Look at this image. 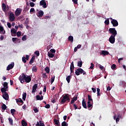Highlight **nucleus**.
<instances>
[{
  "label": "nucleus",
  "instance_id": "55",
  "mask_svg": "<svg viewBox=\"0 0 126 126\" xmlns=\"http://www.w3.org/2000/svg\"><path fill=\"white\" fill-rule=\"evenodd\" d=\"M16 40H17V38H16V37L12 38V41L14 43H16Z\"/></svg>",
  "mask_w": 126,
  "mask_h": 126
},
{
  "label": "nucleus",
  "instance_id": "54",
  "mask_svg": "<svg viewBox=\"0 0 126 126\" xmlns=\"http://www.w3.org/2000/svg\"><path fill=\"white\" fill-rule=\"evenodd\" d=\"M7 27H8V28H11V24H10V23L8 22L7 23Z\"/></svg>",
  "mask_w": 126,
  "mask_h": 126
},
{
  "label": "nucleus",
  "instance_id": "3",
  "mask_svg": "<svg viewBox=\"0 0 126 126\" xmlns=\"http://www.w3.org/2000/svg\"><path fill=\"white\" fill-rule=\"evenodd\" d=\"M83 74V75H86V72L82 69V68H79L75 71L76 75H80V74Z\"/></svg>",
  "mask_w": 126,
  "mask_h": 126
},
{
  "label": "nucleus",
  "instance_id": "22",
  "mask_svg": "<svg viewBox=\"0 0 126 126\" xmlns=\"http://www.w3.org/2000/svg\"><path fill=\"white\" fill-rule=\"evenodd\" d=\"M2 9L3 11H5L6 10V5H5V4L4 3H3L2 4Z\"/></svg>",
  "mask_w": 126,
  "mask_h": 126
},
{
  "label": "nucleus",
  "instance_id": "37",
  "mask_svg": "<svg viewBox=\"0 0 126 126\" xmlns=\"http://www.w3.org/2000/svg\"><path fill=\"white\" fill-rule=\"evenodd\" d=\"M78 66L81 67L82 66V61H79L78 62Z\"/></svg>",
  "mask_w": 126,
  "mask_h": 126
},
{
  "label": "nucleus",
  "instance_id": "23",
  "mask_svg": "<svg viewBox=\"0 0 126 126\" xmlns=\"http://www.w3.org/2000/svg\"><path fill=\"white\" fill-rule=\"evenodd\" d=\"M44 70L45 71H46V73H50V67H49L48 66H46L45 68H44Z\"/></svg>",
  "mask_w": 126,
  "mask_h": 126
},
{
  "label": "nucleus",
  "instance_id": "2",
  "mask_svg": "<svg viewBox=\"0 0 126 126\" xmlns=\"http://www.w3.org/2000/svg\"><path fill=\"white\" fill-rule=\"evenodd\" d=\"M69 100H70V98H69V95L68 94H65V95H62L61 103V104H64L65 102H67V101H69Z\"/></svg>",
  "mask_w": 126,
  "mask_h": 126
},
{
  "label": "nucleus",
  "instance_id": "5",
  "mask_svg": "<svg viewBox=\"0 0 126 126\" xmlns=\"http://www.w3.org/2000/svg\"><path fill=\"white\" fill-rule=\"evenodd\" d=\"M39 5L42 6L43 8H47L48 7V4L46 2V0H42L39 2Z\"/></svg>",
  "mask_w": 126,
  "mask_h": 126
},
{
  "label": "nucleus",
  "instance_id": "20",
  "mask_svg": "<svg viewBox=\"0 0 126 126\" xmlns=\"http://www.w3.org/2000/svg\"><path fill=\"white\" fill-rule=\"evenodd\" d=\"M17 32V30H15L14 28H12L11 29V34H16Z\"/></svg>",
  "mask_w": 126,
  "mask_h": 126
},
{
  "label": "nucleus",
  "instance_id": "46",
  "mask_svg": "<svg viewBox=\"0 0 126 126\" xmlns=\"http://www.w3.org/2000/svg\"><path fill=\"white\" fill-rule=\"evenodd\" d=\"M88 102H90V101H93L92 98H91V96L90 95H88Z\"/></svg>",
  "mask_w": 126,
  "mask_h": 126
},
{
  "label": "nucleus",
  "instance_id": "11",
  "mask_svg": "<svg viewBox=\"0 0 126 126\" xmlns=\"http://www.w3.org/2000/svg\"><path fill=\"white\" fill-rule=\"evenodd\" d=\"M13 67H14V63H11L7 66L6 70H10V69H12Z\"/></svg>",
  "mask_w": 126,
  "mask_h": 126
},
{
  "label": "nucleus",
  "instance_id": "47",
  "mask_svg": "<svg viewBox=\"0 0 126 126\" xmlns=\"http://www.w3.org/2000/svg\"><path fill=\"white\" fill-rule=\"evenodd\" d=\"M17 37H20L21 36V32L19 31L17 32Z\"/></svg>",
  "mask_w": 126,
  "mask_h": 126
},
{
  "label": "nucleus",
  "instance_id": "33",
  "mask_svg": "<svg viewBox=\"0 0 126 126\" xmlns=\"http://www.w3.org/2000/svg\"><path fill=\"white\" fill-rule=\"evenodd\" d=\"M7 85H8L7 83V82H4L3 83V88H6V89H7V88H8Z\"/></svg>",
  "mask_w": 126,
  "mask_h": 126
},
{
  "label": "nucleus",
  "instance_id": "27",
  "mask_svg": "<svg viewBox=\"0 0 126 126\" xmlns=\"http://www.w3.org/2000/svg\"><path fill=\"white\" fill-rule=\"evenodd\" d=\"M37 68L36 66H33L32 68V71L34 72H37Z\"/></svg>",
  "mask_w": 126,
  "mask_h": 126
},
{
  "label": "nucleus",
  "instance_id": "58",
  "mask_svg": "<svg viewBox=\"0 0 126 126\" xmlns=\"http://www.w3.org/2000/svg\"><path fill=\"white\" fill-rule=\"evenodd\" d=\"M40 126H45V124L41 121H39Z\"/></svg>",
  "mask_w": 126,
  "mask_h": 126
},
{
  "label": "nucleus",
  "instance_id": "34",
  "mask_svg": "<svg viewBox=\"0 0 126 126\" xmlns=\"http://www.w3.org/2000/svg\"><path fill=\"white\" fill-rule=\"evenodd\" d=\"M34 57H32L29 62V63L30 64H32V63H34Z\"/></svg>",
  "mask_w": 126,
  "mask_h": 126
},
{
  "label": "nucleus",
  "instance_id": "56",
  "mask_svg": "<svg viewBox=\"0 0 126 126\" xmlns=\"http://www.w3.org/2000/svg\"><path fill=\"white\" fill-rule=\"evenodd\" d=\"M90 68H91V69H93V68H94V64H93V63H91V66Z\"/></svg>",
  "mask_w": 126,
  "mask_h": 126
},
{
  "label": "nucleus",
  "instance_id": "41",
  "mask_svg": "<svg viewBox=\"0 0 126 126\" xmlns=\"http://www.w3.org/2000/svg\"><path fill=\"white\" fill-rule=\"evenodd\" d=\"M30 5L31 6V7H34V6H35V3H34L33 2H30Z\"/></svg>",
  "mask_w": 126,
  "mask_h": 126
},
{
  "label": "nucleus",
  "instance_id": "8",
  "mask_svg": "<svg viewBox=\"0 0 126 126\" xmlns=\"http://www.w3.org/2000/svg\"><path fill=\"white\" fill-rule=\"evenodd\" d=\"M21 12H22V9H21L20 8H18L16 9L15 12V14L16 16H18L20 14H21Z\"/></svg>",
  "mask_w": 126,
  "mask_h": 126
},
{
  "label": "nucleus",
  "instance_id": "61",
  "mask_svg": "<svg viewBox=\"0 0 126 126\" xmlns=\"http://www.w3.org/2000/svg\"><path fill=\"white\" fill-rule=\"evenodd\" d=\"M92 90L93 92H94V93H96V89H95L94 88H92Z\"/></svg>",
  "mask_w": 126,
  "mask_h": 126
},
{
  "label": "nucleus",
  "instance_id": "26",
  "mask_svg": "<svg viewBox=\"0 0 126 126\" xmlns=\"http://www.w3.org/2000/svg\"><path fill=\"white\" fill-rule=\"evenodd\" d=\"M68 41H70L71 43L73 42V36H69L68 37Z\"/></svg>",
  "mask_w": 126,
  "mask_h": 126
},
{
  "label": "nucleus",
  "instance_id": "35",
  "mask_svg": "<svg viewBox=\"0 0 126 126\" xmlns=\"http://www.w3.org/2000/svg\"><path fill=\"white\" fill-rule=\"evenodd\" d=\"M9 120V123L10 125H11V126H12V125H13V120H12V119L11 118H9L8 119Z\"/></svg>",
  "mask_w": 126,
  "mask_h": 126
},
{
  "label": "nucleus",
  "instance_id": "36",
  "mask_svg": "<svg viewBox=\"0 0 126 126\" xmlns=\"http://www.w3.org/2000/svg\"><path fill=\"white\" fill-rule=\"evenodd\" d=\"M22 125L23 126H27V123H26V122H25V121L23 120L22 121Z\"/></svg>",
  "mask_w": 126,
  "mask_h": 126
},
{
  "label": "nucleus",
  "instance_id": "51",
  "mask_svg": "<svg viewBox=\"0 0 126 126\" xmlns=\"http://www.w3.org/2000/svg\"><path fill=\"white\" fill-rule=\"evenodd\" d=\"M33 111H34V113H38V112H39V110L38 109V108H37L36 107L33 108Z\"/></svg>",
  "mask_w": 126,
  "mask_h": 126
},
{
  "label": "nucleus",
  "instance_id": "1",
  "mask_svg": "<svg viewBox=\"0 0 126 126\" xmlns=\"http://www.w3.org/2000/svg\"><path fill=\"white\" fill-rule=\"evenodd\" d=\"M19 79L21 83H24V80L27 83H29L31 81V77L27 75H25L24 73H22L19 77Z\"/></svg>",
  "mask_w": 126,
  "mask_h": 126
},
{
  "label": "nucleus",
  "instance_id": "15",
  "mask_svg": "<svg viewBox=\"0 0 126 126\" xmlns=\"http://www.w3.org/2000/svg\"><path fill=\"white\" fill-rule=\"evenodd\" d=\"M37 15L38 17H42V16L44 15V12L42 10H40L38 12Z\"/></svg>",
  "mask_w": 126,
  "mask_h": 126
},
{
  "label": "nucleus",
  "instance_id": "62",
  "mask_svg": "<svg viewBox=\"0 0 126 126\" xmlns=\"http://www.w3.org/2000/svg\"><path fill=\"white\" fill-rule=\"evenodd\" d=\"M111 89H112V88H111V87L108 86V87H107V91H110V90H111Z\"/></svg>",
  "mask_w": 126,
  "mask_h": 126
},
{
  "label": "nucleus",
  "instance_id": "24",
  "mask_svg": "<svg viewBox=\"0 0 126 126\" xmlns=\"http://www.w3.org/2000/svg\"><path fill=\"white\" fill-rule=\"evenodd\" d=\"M36 98L37 100H43V95H41V96H40V95H36Z\"/></svg>",
  "mask_w": 126,
  "mask_h": 126
},
{
  "label": "nucleus",
  "instance_id": "64",
  "mask_svg": "<svg viewBox=\"0 0 126 126\" xmlns=\"http://www.w3.org/2000/svg\"><path fill=\"white\" fill-rule=\"evenodd\" d=\"M72 100H73V101H74L75 102V101H76V100H77V97H74L72 99Z\"/></svg>",
  "mask_w": 126,
  "mask_h": 126
},
{
  "label": "nucleus",
  "instance_id": "42",
  "mask_svg": "<svg viewBox=\"0 0 126 126\" xmlns=\"http://www.w3.org/2000/svg\"><path fill=\"white\" fill-rule=\"evenodd\" d=\"M92 107V104H91V102L88 101V107L91 108Z\"/></svg>",
  "mask_w": 126,
  "mask_h": 126
},
{
  "label": "nucleus",
  "instance_id": "30",
  "mask_svg": "<svg viewBox=\"0 0 126 126\" xmlns=\"http://www.w3.org/2000/svg\"><path fill=\"white\" fill-rule=\"evenodd\" d=\"M22 99L23 100H24V101H25V100H26V93H23Z\"/></svg>",
  "mask_w": 126,
  "mask_h": 126
},
{
  "label": "nucleus",
  "instance_id": "10",
  "mask_svg": "<svg viewBox=\"0 0 126 126\" xmlns=\"http://www.w3.org/2000/svg\"><path fill=\"white\" fill-rule=\"evenodd\" d=\"M16 103L19 105V106H21L23 104V101L20 98L16 99Z\"/></svg>",
  "mask_w": 126,
  "mask_h": 126
},
{
  "label": "nucleus",
  "instance_id": "13",
  "mask_svg": "<svg viewBox=\"0 0 126 126\" xmlns=\"http://www.w3.org/2000/svg\"><path fill=\"white\" fill-rule=\"evenodd\" d=\"M120 118H121V115H120V114L118 115L117 118V115H116L113 117V119L114 120H116V122L117 124H118V122L120 121Z\"/></svg>",
  "mask_w": 126,
  "mask_h": 126
},
{
  "label": "nucleus",
  "instance_id": "18",
  "mask_svg": "<svg viewBox=\"0 0 126 126\" xmlns=\"http://www.w3.org/2000/svg\"><path fill=\"white\" fill-rule=\"evenodd\" d=\"M74 68V65L73 64V62H72L71 63L70 67V70L71 72H72V69H73Z\"/></svg>",
  "mask_w": 126,
  "mask_h": 126
},
{
  "label": "nucleus",
  "instance_id": "31",
  "mask_svg": "<svg viewBox=\"0 0 126 126\" xmlns=\"http://www.w3.org/2000/svg\"><path fill=\"white\" fill-rule=\"evenodd\" d=\"M1 92L2 93H6V89L5 88H2L1 89Z\"/></svg>",
  "mask_w": 126,
  "mask_h": 126
},
{
  "label": "nucleus",
  "instance_id": "43",
  "mask_svg": "<svg viewBox=\"0 0 126 126\" xmlns=\"http://www.w3.org/2000/svg\"><path fill=\"white\" fill-rule=\"evenodd\" d=\"M34 54L37 56V57H39V56H40V52H39V51H35Z\"/></svg>",
  "mask_w": 126,
  "mask_h": 126
},
{
  "label": "nucleus",
  "instance_id": "17",
  "mask_svg": "<svg viewBox=\"0 0 126 126\" xmlns=\"http://www.w3.org/2000/svg\"><path fill=\"white\" fill-rule=\"evenodd\" d=\"M100 55H102L103 56H107V55H109V52L103 50L100 53Z\"/></svg>",
  "mask_w": 126,
  "mask_h": 126
},
{
  "label": "nucleus",
  "instance_id": "4",
  "mask_svg": "<svg viewBox=\"0 0 126 126\" xmlns=\"http://www.w3.org/2000/svg\"><path fill=\"white\" fill-rule=\"evenodd\" d=\"M109 33L111 34V36H116L117 35V31L115 28H110L108 30Z\"/></svg>",
  "mask_w": 126,
  "mask_h": 126
},
{
  "label": "nucleus",
  "instance_id": "7",
  "mask_svg": "<svg viewBox=\"0 0 126 126\" xmlns=\"http://www.w3.org/2000/svg\"><path fill=\"white\" fill-rule=\"evenodd\" d=\"M9 19L10 21H11L12 22L14 21V20H15V16H14V14H13V13L12 12L10 13Z\"/></svg>",
  "mask_w": 126,
  "mask_h": 126
},
{
  "label": "nucleus",
  "instance_id": "14",
  "mask_svg": "<svg viewBox=\"0 0 126 126\" xmlns=\"http://www.w3.org/2000/svg\"><path fill=\"white\" fill-rule=\"evenodd\" d=\"M38 88V86H37V84H34L32 87V93H36V90H37V89Z\"/></svg>",
  "mask_w": 126,
  "mask_h": 126
},
{
  "label": "nucleus",
  "instance_id": "45",
  "mask_svg": "<svg viewBox=\"0 0 126 126\" xmlns=\"http://www.w3.org/2000/svg\"><path fill=\"white\" fill-rule=\"evenodd\" d=\"M74 4H78V0H72Z\"/></svg>",
  "mask_w": 126,
  "mask_h": 126
},
{
  "label": "nucleus",
  "instance_id": "59",
  "mask_svg": "<svg viewBox=\"0 0 126 126\" xmlns=\"http://www.w3.org/2000/svg\"><path fill=\"white\" fill-rule=\"evenodd\" d=\"M45 108L46 109H50V104H48L45 106Z\"/></svg>",
  "mask_w": 126,
  "mask_h": 126
},
{
  "label": "nucleus",
  "instance_id": "32",
  "mask_svg": "<svg viewBox=\"0 0 126 126\" xmlns=\"http://www.w3.org/2000/svg\"><path fill=\"white\" fill-rule=\"evenodd\" d=\"M55 75L51 77V84H53V83L54 82V81H55Z\"/></svg>",
  "mask_w": 126,
  "mask_h": 126
},
{
  "label": "nucleus",
  "instance_id": "29",
  "mask_svg": "<svg viewBox=\"0 0 126 126\" xmlns=\"http://www.w3.org/2000/svg\"><path fill=\"white\" fill-rule=\"evenodd\" d=\"M10 112H11V115L12 116H14V114H15V112H16V110H15V109H11Z\"/></svg>",
  "mask_w": 126,
  "mask_h": 126
},
{
  "label": "nucleus",
  "instance_id": "44",
  "mask_svg": "<svg viewBox=\"0 0 126 126\" xmlns=\"http://www.w3.org/2000/svg\"><path fill=\"white\" fill-rule=\"evenodd\" d=\"M42 77L43 78H45L46 79L48 78V76H47L46 73H43L42 74Z\"/></svg>",
  "mask_w": 126,
  "mask_h": 126
},
{
  "label": "nucleus",
  "instance_id": "49",
  "mask_svg": "<svg viewBox=\"0 0 126 126\" xmlns=\"http://www.w3.org/2000/svg\"><path fill=\"white\" fill-rule=\"evenodd\" d=\"M97 96H100V89L97 88Z\"/></svg>",
  "mask_w": 126,
  "mask_h": 126
},
{
  "label": "nucleus",
  "instance_id": "21",
  "mask_svg": "<svg viewBox=\"0 0 126 126\" xmlns=\"http://www.w3.org/2000/svg\"><path fill=\"white\" fill-rule=\"evenodd\" d=\"M54 123L57 126H61V125H60V121L59 120L55 119Z\"/></svg>",
  "mask_w": 126,
  "mask_h": 126
},
{
  "label": "nucleus",
  "instance_id": "60",
  "mask_svg": "<svg viewBox=\"0 0 126 126\" xmlns=\"http://www.w3.org/2000/svg\"><path fill=\"white\" fill-rule=\"evenodd\" d=\"M99 68H100L101 70H104V66H103L101 65H99Z\"/></svg>",
  "mask_w": 126,
  "mask_h": 126
},
{
  "label": "nucleus",
  "instance_id": "50",
  "mask_svg": "<svg viewBox=\"0 0 126 126\" xmlns=\"http://www.w3.org/2000/svg\"><path fill=\"white\" fill-rule=\"evenodd\" d=\"M116 64H113L111 65V67L112 69H116Z\"/></svg>",
  "mask_w": 126,
  "mask_h": 126
},
{
  "label": "nucleus",
  "instance_id": "16",
  "mask_svg": "<svg viewBox=\"0 0 126 126\" xmlns=\"http://www.w3.org/2000/svg\"><path fill=\"white\" fill-rule=\"evenodd\" d=\"M120 86H121V87L125 88L126 86V83H125V81H120Z\"/></svg>",
  "mask_w": 126,
  "mask_h": 126
},
{
  "label": "nucleus",
  "instance_id": "25",
  "mask_svg": "<svg viewBox=\"0 0 126 126\" xmlns=\"http://www.w3.org/2000/svg\"><path fill=\"white\" fill-rule=\"evenodd\" d=\"M48 56L49 58H53L54 57H55V54L51 53H48Z\"/></svg>",
  "mask_w": 126,
  "mask_h": 126
},
{
  "label": "nucleus",
  "instance_id": "9",
  "mask_svg": "<svg viewBox=\"0 0 126 126\" xmlns=\"http://www.w3.org/2000/svg\"><path fill=\"white\" fill-rule=\"evenodd\" d=\"M116 36L115 35H111L110 37H109V41L110 43L111 44H114L115 43V37Z\"/></svg>",
  "mask_w": 126,
  "mask_h": 126
},
{
  "label": "nucleus",
  "instance_id": "53",
  "mask_svg": "<svg viewBox=\"0 0 126 126\" xmlns=\"http://www.w3.org/2000/svg\"><path fill=\"white\" fill-rule=\"evenodd\" d=\"M22 61L24 63H26V59L25 58V57H22Z\"/></svg>",
  "mask_w": 126,
  "mask_h": 126
},
{
  "label": "nucleus",
  "instance_id": "52",
  "mask_svg": "<svg viewBox=\"0 0 126 126\" xmlns=\"http://www.w3.org/2000/svg\"><path fill=\"white\" fill-rule=\"evenodd\" d=\"M26 37H27L26 35H24V36L22 37V40L23 41H26Z\"/></svg>",
  "mask_w": 126,
  "mask_h": 126
},
{
  "label": "nucleus",
  "instance_id": "28",
  "mask_svg": "<svg viewBox=\"0 0 126 126\" xmlns=\"http://www.w3.org/2000/svg\"><path fill=\"white\" fill-rule=\"evenodd\" d=\"M71 77V76L70 75H69L66 77V80L67 82H68V83H69V82H70V78Z\"/></svg>",
  "mask_w": 126,
  "mask_h": 126
},
{
  "label": "nucleus",
  "instance_id": "40",
  "mask_svg": "<svg viewBox=\"0 0 126 126\" xmlns=\"http://www.w3.org/2000/svg\"><path fill=\"white\" fill-rule=\"evenodd\" d=\"M68 125L65 122V121L63 122L62 123V126H68Z\"/></svg>",
  "mask_w": 126,
  "mask_h": 126
},
{
  "label": "nucleus",
  "instance_id": "12",
  "mask_svg": "<svg viewBox=\"0 0 126 126\" xmlns=\"http://www.w3.org/2000/svg\"><path fill=\"white\" fill-rule=\"evenodd\" d=\"M2 97L3 99H4V100H6V101H7L9 98V96H8V94H7V93H5L3 94Z\"/></svg>",
  "mask_w": 126,
  "mask_h": 126
},
{
  "label": "nucleus",
  "instance_id": "57",
  "mask_svg": "<svg viewBox=\"0 0 126 126\" xmlns=\"http://www.w3.org/2000/svg\"><path fill=\"white\" fill-rule=\"evenodd\" d=\"M34 11H35V9H34V8H32L30 9V13H32V12H34Z\"/></svg>",
  "mask_w": 126,
  "mask_h": 126
},
{
  "label": "nucleus",
  "instance_id": "19",
  "mask_svg": "<svg viewBox=\"0 0 126 126\" xmlns=\"http://www.w3.org/2000/svg\"><path fill=\"white\" fill-rule=\"evenodd\" d=\"M82 106L83 108L85 109H87V106H86V103L85 102V100L84 99L82 101Z\"/></svg>",
  "mask_w": 126,
  "mask_h": 126
},
{
  "label": "nucleus",
  "instance_id": "38",
  "mask_svg": "<svg viewBox=\"0 0 126 126\" xmlns=\"http://www.w3.org/2000/svg\"><path fill=\"white\" fill-rule=\"evenodd\" d=\"M6 105L4 104H3L1 106V109L2 110H6Z\"/></svg>",
  "mask_w": 126,
  "mask_h": 126
},
{
  "label": "nucleus",
  "instance_id": "39",
  "mask_svg": "<svg viewBox=\"0 0 126 126\" xmlns=\"http://www.w3.org/2000/svg\"><path fill=\"white\" fill-rule=\"evenodd\" d=\"M104 23H105V25H109V24L110 23V21H109V19L105 20Z\"/></svg>",
  "mask_w": 126,
  "mask_h": 126
},
{
  "label": "nucleus",
  "instance_id": "48",
  "mask_svg": "<svg viewBox=\"0 0 126 126\" xmlns=\"http://www.w3.org/2000/svg\"><path fill=\"white\" fill-rule=\"evenodd\" d=\"M50 52H51L52 54H55L56 53V50L54 49H52L50 50Z\"/></svg>",
  "mask_w": 126,
  "mask_h": 126
},
{
  "label": "nucleus",
  "instance_id": "6",
  "mask_svg": "<svg viewBox=\"0 0 126 126\" xmlns=\"http://www.w3.org/2000/svg\"><path fill=\"white\" fill-rule=\"evenodd\" d=\"M110 19L111 20V24L114 27H117V26L119 25V23L118 22V21L115 19H113V18H110Z\"/></svg>",
  "mask_w": 126,
  "mask_h": 126
},
{
  "label": "nucleus",
  "instance_id": "63",
  "mask_svg": "<svg viewBox=\"0 0 126 126\" xmlns=\"http://www.w3.org/2000/svg\"><path fill=\"white\" fill-rule=\"evenodd\" d=\"M26 60H27V61H28V60H29V55H26Z\"/></svg>",
  "mask_w": 126,
  "mask_h": 126
}]
</instances>
